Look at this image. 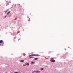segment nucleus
Returning a JSON list of instances; mask_svg holds the SVG:
<instances>
[{"instance_id": "1", "label": "nucleus", "mask_w": 73, "mask_h": 73, "mask_svg": "<svg viewBox=\"0 0 73 73\" xmlns=\"http://www.w3.org/2000/svg\"><path fill=\"white\" fill-rule=\"evenodd\" d=\"M38 55H36V54H32L30 55H29V57H32V56H38Z\"/></svg>"}, {"instance_id": "2", "label": "nucleus", "mask_w": 73, "mask_h": 73, "mask_svg": "<svg viewBox=\"0 0 73 73\" xmlns=\"http://www.w3.org/2000/svg\"><path fill=\"white\" fill-rule=\"evenodd\" d=\"M50 61L51 62H55V60L53 59H50Z\"/></svg>"}, {"instance_id": "3", "label": "nucleus", "mask_w": 73, "mask_h": 73, "mask_svg": "<svg viewBox=\"0 0 73 73\" xmlns=\"http://www.w3.org/2000/svg\"><path fill=\"white\" fill-rule=\"evenodd\" d=\"M35 73H40V72L39 71H35Z\"/></svg>"}, {"instance_id": "4", "label": "nucleus", "mask_w": 73, "mask_h": 73, "mask_svg": "<svg viewBox=\"0 0 73 73\" xmlns=\"http://www.w3.org/2000/svg\"><path fill=\"white\" fill-rule=\"evenodd\" d=\"M25 64L27 65H29V63H25Z\"/></svg>"}, {"instance_id": "5", "label": "nucleus", "mask_w": 73, "mask_h": 73, "mask_svg": "<svg viewBox=\"0 0 73 73\" xmlns=\"http://www.w3.org/2000/svg\"><path fill=\"white\" fill-rule=\"evenodd\" d=\"M34 59L35 60H38V58H35Z\"/></svg>"}, {"instance_id": "6", "label": "nucleus", "mask_w": 73, "mask_h": 73, "mask_svg": "<svg viewBox=\"0 0 73 73\" xmlns=\"http://www.w3.org/2000/svg\"><path fill=\"white\" fill-rule=\"evenodd\" d=\"M9 13H10V12H8L7 14V15H8V14H9Z\"/></svg>"}, {"instance_id": "7", "label": "nucleus", "mask_w": 73, "mask_h": 73, "mask_svg": "<svg viewBox=\"0 0 73 73\" xmlns=\"http://www.w3.org/2000/svg\"><path fill=\"white\" fill-rule=\"evenodd\" d=\"M3 42V41L2 40H1L0 41V43H2Z\"/></svg>"}, {"instance_id": "8", "label": "nucleus", "mask_w": 73, "mask_h": 73, "mask_svg": "<svg viewBox=\"0 0 73 73\" xmlns=\"http://www.w3.org/2000/svg\"><path fill=\"white\" fill-rule=\"evenodd\" d=\"M24 60H20L21 62H24Z\"/></svg>"}, {"instance_id": "9", "label": "nucleus", "mask_w": 73, "mask_h": 73, "mask_svg": "<svg viewBox=\"0 0 73 73\" xmlns=\"http://www.w3.org/2000/svg\"><path fill=\"white\" fill-rule=\"evenodd\" d=\"M2 42L3 45H4V42L3 41Z\"/></svg>"}, {"instance_id": "10", "label": "nucleus", "mask_w": 73, "mask_h": 73, "mask_svg": "<svg viewBox=\"0 0 73 73\" xmlns=\"http://www.w3.org/2000/svg\"><path fill=\"white\" fill-rule=\"evenodd\" d=\"M44 70V68H42L41 69V70Z\"/></svg>"}, {"instance_id": "11", "label": "nucleus", "mask_w": 73, "mask_h": 73, "mask_svg": "<svg viewBox=\"0 0 73 73\" xmlns=\"http://www.w3.org/2000/svg\"><path fill=\"white\" fill-rule=\"evenodd\" d=\"M31 63H32V64H34L35 62H32Z\"/></svg>"}, {"instance_id": "12", "label": "nucleus", "mask_w": 73, "mask_h": 73, "mask_svg": "<svg viewBox=\"0 0 73 73\" xmlns=\"http://www.w3.org/2000/svg\"><path fill=\"white\" fill-rule=\"evenodd\" d=\"M51 59H53V58H51Z\"/></svg>"}, {"instance_id": "13", "label": "nucleus", "mask_w": 73, "mask_h": 73, "mask_svg": "<svg viewBox=\"0 0 73 73\" xmlns=\"http://www.w3.org/2000/svg\"><path fill=\"white\" fill-rule=\"evenodd\" d=\"M35 71H33V72H32V73H35Z\"/></svg>"}, {"instance_id": "14", "label": "nucleus", "mask_w": 73, "mask_h": 73, "mask_svg": "<svg viewBox=\"0 0 73 73\" xmlns=\"http://www.w3.org/2000/svg\"><path fill=\"white\" fill-rule=\"evenodd\" d=\"M30 58H33V57H30Z\"/></svg>"}, {"instance_id": "15", "label": "nucleus", "mask_w": 73, "mask_h": 73, "mask_svg": "<svg viewBox=\"0 0 73 73\" xmlns=\"http://www.w3.org/2000/svg\"><path fill=\"white\" fill-rule=\"evenodd\" d=\"M14 73H19V72H14Z\"/></svg>"}, {"instance_id": "16", "label": "nucleus", "mask_w": 73, "mask_h": 73, "mask_svg": "<svg viewBox=\"0 0 73 73\" xmlns=\"http://www.w3.org/2000/svg\"><path fill=\"white\" fill-rule=\"evenodd\" d=\"M7 17V16H5V17H5H5Z\"/></svg>"}, {"instance_id": "17", "label": "nucleus", "mask_w": 73, "mask_h": 73, "mask_svg": "<svg viewBox=\"0 0 73 73\" xmlns=\"http://www.w3.org/2000/svg\"><path fill=\"white\" fill-rule=\"evenodd\" d=\"M7 12V11H5V13H6V12Z\"/></svg>"}, {"instance_id": "18", "label": "nucleus", "mask_w": 73, "mask_h": 73, "mask_svg": "<svg viewBox=\"0 0 73 73\" xmlns=\"http://www.w3.org/2000/svg\"><path fill=\"white\" fill-rule=\"evenodd\" d=\"M15 6H16V5L15 4Z\"/></svg>"}, {"instance_id": "19", "label": "nucleus", "mask_w": 73, "mask_h": 73, "mask_svg": "<svg viewBox=\"0 0 73 73\" xmlns=\"http://www.w3.org/2000/svg\"><path fill=\"white\" fill-rule=\"evenodd\" d=\"M11 16V14L10 15V16Z\"/></svg>"}]
</instances>
